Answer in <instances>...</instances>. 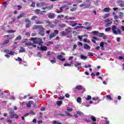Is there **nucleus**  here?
<instances>
[{"label": "nucleus", "instance_id": "1", "mask_svg": "<svg viewBox=\"0 0 124 124\" xmlns=\"http://www.w3.org/2000/svg\"><path fill=\"white\" fill-rule=\"evenodd\" d=\"M32 30H39L40 31L39 33H40L42 36L45 35V33L44 32L45 30L42 25H33Z\"/></svg>", "mask_w": 124, "mask_h": 124}, {"label": "nucleus", "instance_id": "2", "mask_svg": "<svg viewBox=\"0 0 124 124\" xmlns=\"http://www.w3.org/2000/svg\"><path fill=\"white\" fill-rule=\"evenodd\" d=\"M111 31L112 33L114 34H122V31L121 30L117 28V26L116 25H112L111 27Z\"/></svg>", "mask_w": 124, "mask_h": 124}, {"label": "nucleus", "instance_id": "3", "mask_svg": "<svg viewBox=\"0 0 124 124\" xmlns=\"http://www.w3.org/2000/svg\"><path fill=\"white\" fill-rule=\"evenodd\" d=\"M31 41H33L34 44H39V45H42L43 42H42V39L41 38H31L30 39Z\"/></svg>", "mask_w": 124, "mask_h": 124}, {"label": "nucleus", "instance_id": "4", "mask_svg": "<svg viewBox=\"0 0 124 124\" xmlns=\"http://www.w3.org/2000/svg\"><path fill=\"white\" fill-rule=\"evenodd\" d=\"M10 117L11 119H16V120H18L19 119V115L15 113L14 110H11L9 112Z\"/></svg>", "mask_w": 124, "mask_h": 124}, {"label": "nucleus", "instance_id": "5", "mask_svg": "<svg viewBox=\"0 0 124 124\" xmlns=\"http://www.w3.org/2000/svg\"><path fill=\"white\" fill-rule=\"evenodd\" d=\"M58 33H59V31L54 30V32L50 34L49 35L50 39H52V38H54V37H55V36H57V34H58Z\"/></svg>", "mask_w": 124, "mask_h": 124}, {"label": "nucleus", "instance_id": "6", "mask_svg": "<svg viewBox=\"0 0 124 124\" xmlns=\"http://www.w3.org/2000/svg\"><path fill=\"white\" fill-rule=\"evenodd\" d=\"M37 48L39 49L41 51H47V46H43L42 44L41 45V47L37 46Z\"/></svg>", "mask_w": 124, "mask_h": 124}, {"label": "nucleus", "instance_id": "7", "mask_svg": "<svg viewBox=\"0 0 124 124\" xmlns=\"http://www.w3.org/2000/svg\"><path fill=\"white\" fill-rule=\"evenodd\" d=\"M56 15L54 13H49L48 15V17L49 19H55Z\"/></svg>", "mask_w": 124, "mask_h": 124}, {"label": "nucleus", "instance_id": "8", "mask_svg": "<svg viewBox=\"0 0 124 124\" xmlns=\"http://www.w3.org/2000/svg\"><path fill=\"white\" fill-rule=\"evenodd\" d=\"M84 6V8H89L91 6V3L89 4H81L79 5L80 7H83Z\"/></svg>", "mask_w": 124, "mask_h": 124}, {"label": "nucleus", "instance_id": "9", "mask_svg": "<svg viewBox=\"0 0 124 124\" xmlns=\"http://www.w3.org/2000/svg\"><path fill=\"white\" fill-rule=\"evenodd\" d=\"M44 22H45V23L47 24V26H48L50 28H53V27H54V25L52 24V23L49 20H44Z\"/></svg>", "mask_w": 124, "mask_h": 124}, {"label": "nucleus", "instance_id": "10", "mask_svg": "<svg viewBox=\"0 0 124 124\" xmlns=\"http://www.w3.org/2000/svg\"><path fill=\"white\" fill-rule=\"evenodd\" d=\"M70 25L71 27H76L78 25V23L76 21H72L70 22Z\"/></svg>", "mask_w": 124, "mask_h": 124}, {"label": "nucleus", "instance_id": "11", "mask_svg": "<svg viewBox=\"0 0 124 124\" xmlns=\"http://www.w3.org/2000/svg\"><path fill=\"white\" fill-rule=\"evenodd\" d=\"M31 104H33V101H29V102L26 104L27 107H28V108H31Z\"/></svg>", "mask_w": 124, "mask_h": 124}, {"label": "nucleus", "instance_id": "12", "mask_svg": "<svg viewBox=\"0 0 124 124\" xmlns=\"http://www.w3.org/2000/svg\"><path fill=\"white\" fill-rule=\"evenodd\" d=\"M83 89V86L82 85H77L75 88V89L77 91H81Z\"/></svg>", "mask_w": 124, "mask_h": 124}, {"label": "nucleus", "instance_id": "13", "mask_svg": "<svg viewBox=\"0 0 124 124\" xmlns=\"http://www.w3.org/2000/svg\"><path fill=\"white\" fill-rule=\"evenodd\" d=\"M58 60H60L61 62H64L65 61V58H62V55H58L57 56Z\"/></svg>", "mask_w": 124, "mask_h": 124}, {"label": "nucleus", "instance_id": "14", "mask_svg": "<svg viewBox=\"0 0 124 124\" xmlns=\"http://www.w3.org/2000/svg\"><path fill=\"white\" fill-rule=\"evenodd\" d=\"M35 24H36V25H41L42 24H44V22L41 20H35Z\"/></svg>", "mask_w": 124, "mask_h": 124}, {"label": "nucleus", "instance_id": "15", "mask_svg": "<svg viewBox=\"0 0 124 124\" xmlns=\"http://www.w3.org/2000/svg\"><path fill=\"white\" fill-rule=\"evenodd\" d=\"M75 18L74 17H69L68 16H66L64 17V20H74Z\"/></svg>", "mask_w": 124, "mask_h": 124}, {"label": "nucleus", "instance_id": "16", "mask_svg": "<svg viewBox=\"0 0 124 124\" xmlns=\"http://www.w3.org/2000/svg\"><path fill=\"white\" fill-rule=\"evenodd\" d=\"M84 48L86 50H90L91 49V46H89V45L85 44L84 45Z\"/></svg>", "mask_w": 124, "mask_h": 124}, {"label": "nucleus", "instance_id": "17", "mask_svg": "<svg viewBox=\"0 0 124 124\" xmlns=\"http://www.w3.org/2000/svg\"><path fill=\"white\" fill-rule=\"evenodd\" d=\"M91 32L93 35H95L96 36H98V33H99L98 31H93Z\"/></svg>", "mask_w": 124, "mask_h": 124}, {"label": "nucleus", "instance_id": "18", "mask_svg": "<svg viewBox=\"0 0 124 124\" xmlns=\"http://www.w3.org/2000/svg\"><path fill=\"white\" fill-rule=\"evenodd\" d=\"M65 31L66 33V34H68L69 32H71V29L70 28H66L65 30Z\"/></svg>", "mask_w": 124, "mask_h": 124}, {"label": "nucleus", "instance_id": "19", "mask_svg": "<svg viewBox=\"0 0 124 124\" xmlns=\"http://www.w3.org/2000/svg\"><path fill=\"white\" fill-rule=\"evenodd\" d=\"M110 10H111V9L110 8H105L104 9H103V12H110Z\"/></svg>", "mask_w": 124, "mask_h": 124}, {"label": "nucleus", "instance_id": "20", "mask_svg": "<svg viewBox=\"0 0 124 124\" xmlns=\"http://www.w3.org/2000/svg\"><path fill=\"white\" fill-rule=\"evenodd\" d=\"M24 52H26V49L23 47H20L19 50V53H24Z\"/></svg>", "mask_w": 124, "mask_h": 124}, {"label": "nucleus", "instance_id": "21", "mask_svg": "<svg viewBox=\"0 0 124 124\" xmlns=\"http://www.w3.org/2000/svg\"><path fill=\"white\" fill-rule=\"evenodd\" d=\"M10 42L9 40H5L2 44V45H5L6 44H8Z\"/></svg>", "mask_w": 124, "mask_h": 124}, {"label": "nucleus", "instance_id": "22", "mask_svg": "<svg viewBox=\"0 0 124 124\" xmlns=\"http://www.w3.org/2000/svg\"><path fill=\"white\" fill-rule=\"evenodd\" d=\"M41 11L40 9H37L34 11V12L35 14H39V13L40 14Z\"/></svg>", "mask_w": 124, "mask_h": 124}, {"label": "nucleus", "instance_id": "23", "mask_svg": "<svg viewBox=\"0 0 124 124\" xmlns=\"http://www.w3.org/2000/svg\"><path fill=\"white\" fill-rule=\"evenodd\" d=\"M118 4L120 7H124V3L122 1H119Z\"/></svg>", "mask_w": 124, "mask_h": 124}, {"label": "nucleus", "instance_id": "24", "mask_svg": "<svg viewBox=\"0 0 124 124\" xmlns=\"http://www.w3.org/2000/svg\"><path fill=\"white\" fill-rule=\"evenodd\" d=\"M60 33L62 36H65V35H67L65 31H61Z\"/></svg>", "mask_w": 124, "mask_h": 124}, {"label": "nucleus", "instance_id": "25", "mask_svg": "<svg viewBox=\"0 0 124 124\" xmlns=\"http://www.w3.org/2000/svg\"><path fill=\"white\" fill-rule=\"evenodd\" d=\"M15 41H17L18 40H22V36L19 35L15 39Z\"/></svg>", "mask_w": 124, "mask_h": 124}, {"label": "nucleus", "instance_id": "26", "mask_svg": "<svg viewBox=\"0 0 124 124\" xmlns=\"http://www.w3.org/2000/svg\"><path fill=\"white\" fill-rule=\"evenodd\" d=\"M100 46L101 47L102 50H104V43L103 42L100 43Z\"/></svg>", "mask_w": 124, "mask_h": 124}, {"label": "nucleus", "instance_id": "27", "mask_svg": "<svg viewBox=\"0 0 124 124\" xmlns=\"http://www.w3.org/2000/svg\"><path fill=\"white\" fill-rule=\"evenodd\" d=\"M112 15H114V20H118V19L119 18V16H118L116 15V13H113Z\"/></svg>", "mask_w": 124, "mask_h": 124}, {"label": "nucleus", "instance_id": "28", "mask_svg": "<svg viewBox=\"0 0 124 124\" xmlns=\"http://www.w3.org/2000/svg\"><path fill=\"white\" fill-rule=\"evenodd\" d=\"M56 104L58 105V106H61V105H62V101H58L56 102Z\"/></svg>", "mask_w": 124, "mask_h": 124}, {"label": "nucleus", "instance_id": "29", "mask_svg": "<svg viewBox=\"0 0 124 124\" xmlns=\"http://www.w3.org/2000/svg\"><path fill=\"white\" fill-rule=\"evenodd\" d=\"M112 22H108L106 23L105 27H106V28H108V27H110V26L112 25Z\"/></svg>", "mask_w": 124, "mask_h": 124}, {"label": "nucleus", "instance_id": "30", "mask_svg": "<svg viewBox=\"0 0 124 124\" xmlns=\"http://www.w3.org/2000/svg\"><path fill=\"white\" fill-rule=\"evenodd\" d=\"M25 44V45H27V46H31V45H32V43L31 42H26Z\"/></svg>", "mask_w": 124, "mask_h": 124}, {"label": "nucleus", "instance_id": "31", "mask_svg": "<svg viewBox=\"0 0 124 124\" xmlns=\"http://www.w3.org/2000/svg\"><path fill=\"white\" fill-rule=\"evenodd\" d=\"M80 58L81 59V60H87V59H88V57L86 56H85L84 55H81Z\"/></svg>", "mask_w": 124, "mask_h": 124}, {"label": "nucleus", "instance_id": "32", "mask_svg": "<svg viewBox=\"0 0 124 124\" xmlns=\"http://www.w3.org/2000/svg\"><path fill=\"white\" fill-rule=\"evenodd\" d=\"M65 116H69V117H71L72 115H71V114H70V113H69V112H68V111H66L65 112Z\"/></svg>", "mask_w": 124, "mask_h": 124}, {"label": "nucleus", "instance_id": "33", "mask_svg": "<svg viewBox=\"0 0 124 124\" xmlns=\"http://www.w3.org/2000/svg\"><path fill=\"white\" fill-rule=\"evenodd\" d=\"M91 119L92 120L93 122H96V118L93 115L91 117Z\"/></svg>", "mask_w": 124, "mask_h": 124}, {"label": "nucleus", "instance_id": "34", "mask_svg": "<svg viewBox=\"0 0 124 124\" xmlns=\"http://www.w3.org/2000/svg\"><path fill=\"white\" fill-rule=\"evenodd\" d=\"M104 35H105V34H104V33H99L98 34V36H99V37H103V36Z\"/></svg>", "mask_w": 124, "mask_h": 124}, {"label": "nucleus", "instance_id": "35", "mask_svg": "<svg viewBox=\"0 0 124 124\" xmlns=\"http://www.w3.org/2000/svg\"><path fill=\"white\" fill-rule=\"evenodd\" d=\"M15 31H14V30H8L7 31V32H8V33H14V32H15Z\"/></svg>", "mask_w": 124, "mask_h": 124}, {"label": "nucleus", "instance_id": "36", "mask_svg": "<svg viewBox=\"0 0 124 124\" xmlns=\"http://www.w3.org/2000/svg\"><path fill=\"white\" fill-rule=\"evenodd\" d=\"M37 18H38V16H32V17L31 18V21H34V20H35V19H37Z\"/></svg>", "mask_w": 124, "mask_h": 124}, {"label": "nucleus", "instance_id": "37", "mask_svg": "<svg viewBox=\"0 0 124 124\" xmlns=\"http://www.w3.org/2000/svg\"><path fill=\"white\" fill-rule=\"evenodd\" d=\"M77 101L78 102V103H81V102L82 101V99L80 97H78L77 99Z\"/></svg>", "mask_w": 124, "mask_h": 124}, {"label": "nucleus", "instance_id": "38", "mask_svg": "<svg viewBox=\"0 0 124 124\" xmlns=\"http://www.w3.org/2000/svg\"><path fill=\"white\" fill-rule=\"evenodd\" d=\"M40 14L41 15H45L46 14V11H41Z\"/></svg>", "mask_w": 124, "mask_h": 124}, {"label": "nucleus", "instance_id": "39", "mask_svg": "<svg viewBox=\"0 0 124 124\" xmlns=\"http://www.w3.org/2000/svg\"><path fill=\"white\" fill-rule=\"evenodd\" d=\"M106 96L107 97V98L109 100H112V97L110 95H107Z\"/></svg>", "mask_w": 124, "mask_h": 124}, {"label": "nucleus", "instance_id": "40", "mask_svg": "<svg viewBox=\"0 0 124 124\" xmlns=\"http://www.w3.org/2000/svg\"><path fill=\"white\" fill-rule=\"evenodd\" d=\"M62 7L63 8V9H64V8H65V10H67L69 9V8H68L66 5H63V6H62Z\"/></svg>", "mask_w": 124, "mask_h": 124}, {"label": "nucleus", "instance_id": "41", "mask_svg": "<svg viewBox=\"0 0 124 124\" xmlns=\"http://www.w3.org/2000/svg\"><path fill=\"white\" fill-rule=\"evenodd\" d=\"M81 63H79V62H76L75 64V66H76V67H77V66H81Z\"/></svg>", "mask_w": 124, "mask_h": 124}, {"label": "nucleus", "instance_id": "42", "mask_svg": "<svg viewBox=\"0 0 124 124\" xmlns=\"http://www.w3.org/2000/svg\"><path fill=\"white\" fill-rule=\"evenodd\" d=\"M25 23H31V21L29 18H26L25 20Z\"/></svg>", "mask_w": 124, "mask_h": 124}, {"label": "nucleus", "instance_id": "43", "mask_svg": "<svg viewBox=\"0 0 124 124\" xmlns=\"http://www.w3.org/2000/svg\"><path fill=\"white\" fill-rule=\"evenodd\" d=\"M76 10H77V8H72V9H71L70 10V11L71 12H73L74 11H76Z\"/></svg>", "mask_w": 124, "mask_h": 124}, {"label": "nucleus", "instance_id": "44", "mask_svg": "<svg viewBox=\"0 0 124 124\" xmlns=\"http://www.w3.org/2000/svg\"><path fill=\"white\" fill-rule=\"evenodd\" d=\"M84 24L85 26H91V25H92V23H91V22H86L84 23Z\"/></svg>", "mask_w": 124, "mask_h": 124}, {"label": "nucleus", "instance_id": "45", "mask_svg": "<svg viewBox=\"0 0 124 124\" xmlns=\"http://www.w3.org/2000/svg\"><path fill=\"white\" fill-rule=\"evenodd\" d=\"M13 122V121L12 120H10V119L7 120L6 121V122H7V123H9V124H12V122Z\"/></svg>", "mask_w": 124, "mask_h": 124}, {"label": "nucleus", "instance_id": "46", "mask_svg": "<svg viewBox=\"0 0 124 124\" xmlns=\"http://www.w3.org/2000/svg\"><path fill=\"white\" fill-rule=\"evenodd\" d=\"M64 66H71V64L67 63V62H66L64 64Z\"/></svg>", "mask_w": 124, "mask_h": 124}, {"label": "nucleus", "instance_id": "47", "mask_svg": "<svg viewBox=\"0 0 124 124\" xmlns=\"http://www.w3.org/2000/svg\"><path fill=\"white\" fill-rule=\"evenodd\" d=\"M105 23H110V22H112L111 20H110V19H106L105 20Z\"/></svg>", "mask_w": 124, "mask_h": 124}, {"label": "nucleus", "instance_id": "48", "mask_svg": "<svg viewBox=\"0 0 124 124\" xmlns=\"http://www.w3.org/2000/svg\"><path fill=\"white\" fill-rule=\"evenodd\" d=\"M83 41L85 43H90V40H88V39H84Z\"/></svg>", "mask_w": 124, "mask_h": 124}, {"label": "nucleus", "instance_id": "49", "mask_svg": "<svg viewBox=\"0 0 124 124\" xmlns=\"http://www.w3.org/2000/svg\"><path fill=\"white\" fill-rule=\"evenodd\" d=\"M109 16H110L109 14H105V16H104V19H106V18H107L108 17H109Z\"/></svg>", "mask_w": 124, "mask_h": 124}, {"label": "nucleus", "instance_id": "50", "mask_svg": "<svg viewBox=\"0 0 124 124\" xmlns=\"http://www.w3.org/2000/svg\"><path fill=\"white\" fill-rule=\"evenodd\" d=\"M59 115L61 116V117H62L63 118H65V117H66L65 114H62V113H59Z\"/></svg>", "mask_w": 124, "mask_h": 124}, {"label": "nucleus", "instance_id": "51", "mask_svg": "<svg viewBox=\"0 0 124 124\" xmlns=\"http://www.w3.org/2000/svg\"><path fill=\"white\" fill-rule=\"evenodd\" d=\"M53 124H62V123L58 122L57 121H54L53 122Z\"/></svg>", "mask_w": 124, "mask_h": 124}, {"label": "nucleus", "instance_id": "52", "mask_svg": "<svg viewBox=\"0 0 124 124\" xmlns=\"http://www.w3.org/2000/svg\"><path fill=\"white\" fill-rule=\"evenodd\" d=\"M111 30L110 27H108L105 29V31H110V30Z\"/></svg>", "mask_w": 124, "mask_h": 124}, {"label": "nucleus", "instance_id": "53", "mask_svg": "<svg viewBox=\"0 0 124 124\" xmlns=\"http://www.w3.org/2000/svg\"><path fill=\"white\" fill-rule=\"evenodd\" d=\"M91 99H92V96L91 95H88L86 100H91Z\"/></svg>", "mask_w": 124, "mask_h": 124}, {"label": "nucleus", "instance_id": "54", "mask_svg": "<svg viewBox=\"0 0 124 124\" xmlns=\"http://www.w3.org/2000/svg\"><path fill=\"white\" fill-rule=\"evenodd\" d=\"M77 114L78 115H79V116H82V115H83V112H81V111H78L77 112Z\"/></svg>", "mask_w": 124, "mask_h": 124}, {"label": "nucleus", "instance_id": "55", "mask_svg": "<svg viewBox=\"0 0 124 124\" xmlns=\"http://www.w3.org/2000/svg\"><path fill=\"white\" fill-rule=\"evenodd\" d=\"M67 110L68 111V112H72V108H71L67 107Z\"/></svg>", "mask_w": 124, "mask_h": 124}, {"label": "nucleus", "instance_id": "56", "mask_svg": "<svg viewBox=\"0 0 124 124\" xmlns=\"http://www.w3.org/2000/svg\"><path fill=\"white\" fill-rule=\"evenodd\" d=\"M16 61H18V62H23V60H22V58L20 57H18L17 59H16Z\"/></svg>", "mask_w": 124, "mask_h": 124}, {"label": "nucleus", "instance_id": "57", "mask_svg": "<svg viewBox=\"0 0 124 124\" xmlns=\"http://www.w3.org/2000/svg\"><path fill=\"white\" fill-rule=\"evenodd\" d=\"M119 16L120 17H123V16H124V13L120 12L119 13Z\"/></svg>", "mask_w": 124, "mask_h": 124}, {"label": "nucleus", "instance_id": "58", "mask_svg": "<svg viewBox=\"0 0 124 124\" xmlns=\"http://www.w3.org/2000/svg\"><path fill=\"white\" fill-rule=\"evenodd\" d=\"M91 66H92V65H91V64H88V65H85L84 66V67H85V68H89V67H91Z\"/></svg>", "mask_w": 124, "mask_h": 124}, {"label": "nucleus", "instance_id": "59", "mask_svg": "<svg viewBox=\"0 0 124 124\" xmlns=\"http://www.w3.org/2000/svg\"><path fill=\"white\" fill-rule=\"evenodd\" d=\"M3 5L4 6V7H7V2H4L3 3Z\"/></svg>", "mask_w": 124, "mask_h": 124}, {"label": "nucleus", "instance_id": "60", "mask_svg": "<svg viewBox=\"0 0 124 124\" xmlns=\"http://www.w3.org/2000/svg\"><path fill=\"white\" fill-rule=\"evenodd\" d=\"M30 26H31V23H28L26 25V28H30Z\"/></svg>", "mask_w": 124, "mask_h": 124}, {"label": "nucleus", "instance_id": "61", "mask_svg": "<svg viewBox=\"0 0 124 124\" xmlns=\"http://www.w3.org/2000/svg\"><path fill=\"white\" fill-rule=\"evenodd\" d=\"M25 15H26V14L22 13L19 15L20 16L21 18H22L23 17H25Z\"/></svg>", "mask_w": 124, "mask_h": 124}, {"label": "nucleus", "instance_id": "62", "mask_svg": "<svg viewBox=\"0 0 124 124\" xmlns=\"http://www.w3.org/2000/svg\"><path fill=\"white\" fill-rule=\"evenodd\" d=\"M15 53V52L11 51H10V52H9V55H10L11 56V55H13H13H14Z\"/></svg>", "mask_w": 124, "mask_h": 124}, {"label": "nucleus", "instance_id": "63", "mask_svg": "<svg viewBox=\"0 0 124 124\" xmlns=\"http://www.w3.org/2000/svg\"><path fill=\"white\" fill-rule=\"evenodd\" d=\"M40 3V6H44L46 5L45 2H42Z\"/></svg>", "mask_w": 124, "mask_h": 124}, {"label": "nucleus", "instance_id": "64", "mask_svg": "<svg viewBox=\"0 0 124 124\" xmlns=\"http://www.w3.org/2000/svg\"><path fill=\"white\" fill-rule=\"evenodd\" d=\"M30 114H31V115H35V113H34L32 110L30 111Z\"/></svg>", "mask_w": 124, "mask_h": 124}]
</instances>
